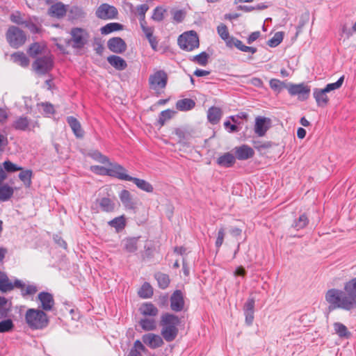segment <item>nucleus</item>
<instances>
[{
	"label": "nucleus",
	"instance_id": "5",
	"mask_svg": "<svg viewBox=\"0 0 356 356\" xmlns=\"http://www.w3.org/2000/svg\"><path fill=\"white\" fill-rule=\"evenodd\" d=\"M71 38L65 40V42L68 46H72L74 49H82L87 43L88 40V32L81 28H73L70 31Z\"/></svg>",
	"mask_w": 356,
	"mask_h": 356
},
{
	"label": "nucleus",
	"instance_id": "18",
	"mask_svg": "<svg viewBox=\"0 0 356 356\" xmlns=\"http://www.w3.org/2000/svg\"><path fill=\"white\" fill-rule=\"evenodd\" d=\"M140 239V236L127 237L124 238L121 242L123 250L128 253L136 252L138 248Z\"/></svg>",
	"mask_w": 356,
	"mask_h": 356
},
{
	"label": "nucleus",
	"instance_id": "51",
	"mask_svg": "<svg viewBox=\"0 0 356 356\" xmlns=\"http://www.w3.org/2000/svg\"><path fill=\"white\" fill-rule=\"evenodd\" d=\"M174 133L178 137L179 142L187 140L190 137L189 132L184 129L177 128L175 129Z\"/></svg>",
	"mask_w": 356,
	"mask_h": 356
},
{
	"label": "nucleus",
	"instance_id": "48",
	"mask_svg": "<svg viewBox=\"0 0 356 356\" xmlns=\"http://www.w3.org/2000/svg\"><path fill=\"white\" fill-rule=\"evenodd\" d=\"M43 47L38 42L32 44L28 49V54L31 57L35 58L40 54Z\"/></svg>",
	"mask_w": 356,
	"mask_h": 356
},
{
	"label": "nucleus",
	"instance_id": "56",
	"mask_svg": "<svg viewBox=\"0 0 356 356\" xmlns=\"http://www.w3.org/2000/svg\"><path fill=\"white\" fill-rule=\"evenodd\" d=\"M10 19L12 22L18 25H24L26 19H24L19 12H15L10 15Z\"/></svg>",
	"mask_w": 356,
	"mask_h": 356
},
{
	"label": "nucleus",
	"instance_id": "29",
	"mask_svg": "<svg viewBox=\"0 0 356 356\" xmlns=\"http://www.w3.org/2000/svg\"><path fill=\"white\" fill-rule=\"evenodd\" d=\"M129 181H133L142 191L147 193H152L154 191L152 185L144 179L131 177Z\"/></svg>",
	"mask_w": 356,
	"mask_h": 356
},
{
	"label": "nucleus",
	"instance_id": "42",
	"mask_svg": "<svg viewBox=\"0 0 356 356\" xmlns=\"http://www.w3.org/2000/svg\"><path fill=\"white\" fill-rule=\"evenodd\" d=\"M153 294L152 287L149 283H144L138 291V295L143 298H150Z\"/></svg>",
	"mask_w": 356,
	"mask_h": 356
},
{
	"label": "nucleus",
	"instance_id": "40",
	"mask_svg": "<svg viewBox=\"0 0 356 356\" xmlns=\"http://www.w3.org/2000/svg\"><path fill=\"white\" fill-rule=\"evenodd\" d=\"M155 278L158 282L160 288L166 289L170 284L169 276L165 273H157L155 274Z\"/></svg>",
	"mask_w": 356,
	"mask_h": 356
},
{
	"label": "nucleus",
	"instance_id": "35",
	"mask_svg": "<svg viewBox=\"0 0 356 356\" xmlns=\"http://www.w3.org/2000/svg\"><path fill=\"white\" fill-rule=\"evenodd\" d=\"M195 105V102L191 99H180L176 103L177 108L181 111H189L192 109Z\"/></svg>",
	"mask_w": 356,
	"mask_h": 356
},
{
	"label": "nucleus",
	"instance_id": "2",
	"mask_svg": "<svg viewBox=\"0 0 356 356\" xmlns=\"http://www.w3.org/2000/svg\"><path fill=\"white\" fill-rule=\"evenodd\" d=\"M180 323V318L175 314L170 313L162 314L160 320V325L162 327L161 334L167 342H171L176 339Z\"/></svg>",
	"mask_w": 356,
	"mask_h": 356
},
{
	"label": "nucleus",
	"instance_id": "31",
	"mask_svg": "<svg viewBox=\"0 0 356 356\" xmlns=\"http://www.w3.org/2000/svg\"><path fill=\"white\" fill-rule=\"evenodd\" d=\"M14 189L8 184L0 185V201H8L13 195Z\"/></svg>",
	"mask_w": 356,
	"mask_h": 356
},
{
	"label": "nucleus",
	"instance_id": "53",
	"mask_svg": "<svg viewBox=\"0 0 356 356\" xmlns=\"http://www.w3.org/2000/svg\"><path fill=\"white\" fill-rule=\"evenodd\" d=\"M5 171L8 172H14L18 170H22V168L17 165L16 164L12 163L10 161H6L2 164Z\"/></svg>",
	"mask_w": 356,
	"mask_h": 356
},
{
	"label": "nucleus",
	"instance_id": "54",
	"mask_svg": "<svg viewBox=\"0 0 356 356\" xmlns=\"http://www.w3.org/2000/svg\"><path fill=\"white\" fill-rule=\"evenodd\" d=\"M13 327L14 324L11 319L3 320L0 322V333L10 332Z\"/></svg>",
	"mask_w": 356,
	"mask_h": 356
},
{
	"label": "nucleus",
	"instance_id": "61",
	"mask_svg": "<svg viewBox=\"0 0 356 356\" xmlns=\"http://www.w3.org/2000/svg\"><path fill=\"white\" fill-rule=\"evenodd\" d=\"M254 298H249L244 305L243 310L244 312L254 313Z\"/></svg>",
	"mask_w": 356,
	"mask_h": 356
},
{
	"label": "nucleus",
	"instance_id": "8",
	"mask_svg": "<svg viewBox=\"0 0 356 356\" xmlns=\"http://www.w3.org/2000/svg\"><path fill=\"white\" fill-rule=\"evenodd\" d=\"M54 61L51 55L47 54L38 57L32 64L33 70L38 74H45L53 67Z\"/></svg>",
	"mask_w": 356,
	"mask_h": 356
},
{
	"label": "nucleus",
	"instance_id": "34",
	"mask_svg": "<svg viewBox=\"0 0 356 356\" xmlns=\"http://www.w3.org/2000/svg\"><path fill=\"white\" fill-rule=\"evenodd\" d=\"M101 209L105 212H112L115 209V202L110 198L103 197L99 200Z\"/></svg>",
	"mask_w": 356,
	"mask_h": 356
},
{
	"label": "nucleus",
	"instance_id": "3",
	"mask_svg": "<svg viewBox=\"0 0 356 356\" xmlns=\"http://www.w3.org/2000/svg\"><path fill=\"white\" fill-rule=\"evenodd\" d=\"M25 321L32 330H42L48 325L49 318L40 309H28L25 314Z\"/></svg>",
	"mask_w": 356,
	"mask_h": 356
},
{
	"label": "nucleus",
	"instance_id": "57",
	"mask_svg": "<svg viewBox=\"0 0 356 356\" xmlns=\"http://www.w3.org/2000/svg\"><path fill=\"white\" fill-rule=\"evenodd\" d=\"M91 157L101 163H109V159L98 151L92 152L91 154Z\"/></svg>",
	"mask_w": 356,
	"mask_h": 356
},
{
	"label": "nucleus",
	"instance_id": "45",
	"mask_svg": "<svg viewBox=\"0 0 356 356\" xmlns=\"http://www.w3.org/2000/svg\"><path fill=\"white\" fill-rule=\"evenodd\" d=\"M175 113V111L170 109L162 111L159 115L158 120L160 125L163 126L166 121L170 120L173 117Z\"/></svg>",
	"mask_w": 356,
	"mask_h": 356
},
{
	"label": "nucleus",
	"instance_id": "17",
	"mask_svg": "<svg viewBox=\"0 0 356 356\" xmlns=\"http://www.w3.org/2000/svg\"><path fill=\"white\" fill-rule=\"evenodd\" d=\"M142 339L144 343L152 349L161 347L164 343L161 337L153 333L144 334Z\"/></svg>",
	"mask_w": 356,
	"mask_h": 356
},
{
	"label": "nucleus",
	"instance_id": "28",
	"mask_svg": "<svg viewBox=\"0 0 356 356\" xmlns=\"http://www.w3.org/2000/svg\"><path fill=\"white\" fill-rule=\"evenodd\" d=\"M222 115V110L216 106L211 107L207 112L208 120L213 124H216L219 122Z\"/></svg>",
	"mask_w": 356,
	"mask_h": 356
},
{
	"label": "nucleus",
	"instance_id": "50",
	"mask_svg": "<svg viewBox=\"0 0 356 356\" xmlns=\"http://www.w3.org/2000/svg\"><path fill=\"white\" fill-rule=\"evenodd\" d=\"M283 40L282 32H277L274 36L268 41V44L270 47H275L278 46Z\"/></svg>",
	"mask_w": 356,
	"mask_h": 356
},
{
	"label": "nucleus",
	"instance_id": "64",
	"mask_svg": "<svg viewBox=\"0 0 356 356\" xmlns=\"http://www.w3.org/2000/svg\"><path fill=\"white\" fill-rule=\"evenodd\" d=\"M140 27L143 31V33L145 35V37H151L152 35H153L154 29L152 26H147V24H140Z\"/></svg>",
	"mask_w": 356,
	"mask_h": 356
},
{
	"label": "nucleus",
	"instance_id": "43",
	"mask_svg": "<svg viewBox=\"0 0 356 356\" xmlns=\"http://www.w3.org/2000/svg\"><path fill=\"white\" fill-rule=\"evenodd\" d=\"M18 288L21 289V293L23 297H26V296L34 295L38 291V288L36 286L33 284L25 286V284L23 282L22 286Z\"/></svg>",
	"mask_w": 356,
	"mask_h": 356
},
{
	"label": "nucleus",
	"instance_id": "12",
	"mask_svg": "<svg viewBox=\"0 0 356 356\" xmlns=\"http://www.w3.org/2000/svg\"><path fill=\"white\" fill-rule=\"evenodd\" d=\"M286 88L291 95H298L301 100L307 99L310 92L309 87L304 83L290 84Z\"/></svg>",
	"mask_w": 356,
	"mask_h": 356
},
{
	"label": "nucleus",
	"instance_id": "19",
	"mask_svg": "<svg viewBox=\"0 0 356 356\" xmlns=\"http://www.w3.org/2000/svg\"><path fill=\"white\" fill-rule=\"evenodd\" d=\"M234 152L236 157L238 160H247L252 158L254 154L253 149L247 145L236 147L234 148Z\"/></svg>",
	"mask_w": 356,
	"mask_h": 356
},
{
	"label": "nucleus",
	"instance_id": "13",
	"mask_svg": "<svg viewBox=\"0 0 356 356\" xmlns=\"http://www.w3.org/2000/svg\"><path fill=\"white\" fill-rule=\"evenodd\" d=\"M38 300L40 302V307L44 312H49L53 309L55 302L53 295L48 292H40L38 295Z\"/></svg>",
	"mask_w": 356,
	"mask_h": 356
},
{
	"label": "nucleus",
	"instance_id": "62",
	"mask_svg": "<svg viewBox=\"0 0 356 356\" xmlns=\"http://www.w3.org/2000/svg\"><path fill=\"white\" fill-rule=\"evenodd\" d=\"M90 169L95 174L100 175H108V168L99 165H92L90 167Z\"/></svg>",
	"mask_w": 356,
	"mask_h": 356
},
{
	"label": "nucleus",
	"instance_id": "47",
	"mask_svg": "<svg viewBox=\"0 0 356 356\" xmlns=\"http://www.w3.org/2000/svg\"><path fill=\"white\" fill-rule=\"evenodd\" d=\"M217 31L220 37L227 43L232 37L229 36V33L226 25L221 24L217 27Z\"/></svg>",
	"mask_w": 356,
	"mask_h": 356
},
{
	"label": "nucleus",
	"instance_id": "60",
	"mask_svg": "<svg viewBox=\"0 0 356 356\" xmlns=\"http://www.w3.org/2000/svg\"><path fill=\"white\" fill-rule=\"evenodd\" d=\"M225 236V232L224 227H220L218 232L217 238L216 241V247L219 249L220 246L222 245L224 241V238Z\"/></svg>",
	"mask_w": 356,
	"mask_h": 356
},
{
	"label": "nucleus",
	"instance_id": "33",
	"mask_svg": "<svg viewBox=\"0 0 356 356\" xmlns=\"http://www.w3.org/2000/svg\"><path fill=\"white\" fill-rule=\"evenodd\" d=\"M120 199L125 207L134 209L135 204L132 200L131 193L127 190H123L120 194Z\"/></svg>",
	"mask_w": 356,
	"mask_h": 356
},
{
	"label": "nucleus",
	"instance_id": "23",
	"mask_svg": "<svg viewBox=\"0 0 356 356\" xmlns=\"http://www.w3.org/2000/svg\"><path fill=\"white\" fill-rule=\"evenodd\" d=\"M66 12L67 9L65 6L61 2L53 4L48 10V13L50 16L57 18H60L65 16Z\"/></svg>",
	"mask_w": 356,
	"mask_h": 356
},
{
	"label": "nucleus",
	"instance_id": "49",
	"mask_svg": "<svg viewBox=\"0 0 356 356\" xmlns=\"http://www.w3.org/2000/svg\"><path fill=\"white\" fill-rule=\"evenodd\" d=\"M166 10L161 6H157L153 11L152 19L156 22H161L164 18Z\"/></svg>",
	"mask_w": 356,
	"mask_h": 356
},
{
	"label": "nucleus",
	"instance_id": "58",
	"mask_svg": "<svg viewBox=\"0 0 356 356\" xmlns=\"http://www.w3.org/2000/svg\"><path fill=\"white\" fill-rule=\"evenodd\" d=\"M25 27L28 28L29 31L32 33H38L40 31V28L35 24L31 18L26 19L24 25Z\"/></svg>",
	"mask_w": 356,
	"mask_h": 356
},
{
	"label": "nucleus",
	"instance_id": "44",
	"mask_svg": "<svg viewBox=\"0 0 356 356\" xmlns=\"http://www.w3.org/2000/svg\"><path fill=\"white\" fill-rule=\"evenodd\" d=\"M149 10V6L146 3L141 4L137 6L136 10L139 15L140 25L143 24H147L145 20V14Z\"/></svg>",
	"mask_w": 356,
	"mask_h": 356
},
{
	"label": "nucleus",
	"instance_id": "15",
	"mask_svg": "<svg viewBox=\"0 0 356 356\" xmlns=\"http://www.w3.org/2000/svg\"><path fill=\"white\" fill-rule=\"evenodd\" d=\"M107 47L111 51L115 54H122L127 48L124 40L120 37L110 38L107 42Z\"/></svg>",
	"mask_w": 356,
	"mask_h": 356
},
{
	"label": "nucleus",
	"instance_id": "21",
	"mask_svg": "<svg viewBox=\"0 0 356 356\" xmlns=\"http://www.w3.org/2000/svg\"><path fill=\"white\" fill-rule=\"evenodd\" d=\"M270 120L264 117H257L255 119L254 132L259 136H263L266 134L269 127L266 124Z\"/></svg>",
	"mask_w": 356,
	"mask_h": 356
},
{
	"label": "nucleus",
	"instance_id": "27",
	"mask_svg": "<svg viewBox=\"0 0 356 356\" xmlns=\"http://www.w3.org/2000/svg\"><path fill=\"white\" fill-rule=\"evenodd\" d=\"M236 162L235 156L227 152L219 156L217 159V163L222 167L229 168L232 167Z\"/></svg>",
	"mask_w": 356,
	"mask_h": 356
},
{
	"label": "nucleus",
	"instance_id": "32",
	"mask_svg": "<svg viewBox=\"0 0 356 356\" xmlns=\"http://www.w3.org/2000/svg\"><path fill=\"white\" fill-rule=\"evenodd\" d=\"M139 325L145 331H152L156 328V322L152 318H143L139 321Z\"/></svg>",
	"mask_w": 356,
	"mask_h": 356
},
{
	"label": "nucleus",
	"instance_id": "9",
	"mask_svg": "<svg viewBox=\"0 0 356 356\" xmlns=\"http://www.w3.org/2000/svg\"><path fill=\"white\" fill-rule=\"evenodd\" d=\"M12 127L18 131H31L35 128H38L40 124L38 121H33L26 116H19L13 122Z\"/></svg>",
	"mask_w": 356,
	"mask_h": 356
},
{
	"label": "nucleus",
	"instance_id": "30",
	"mask_svg": "<svg viewBox=\"0 0 356 356\" xmlns=\"http://www.w3.org/2000/svg\"><path fill=\"white\" fill-rule=\"evenodd\" d=\"M335 333L341 338L348 339L351 336V333L348 330L345 325L341 323L336 322L333 324Z\"/></svg>",
	"mask_w": 356,
	"mask_h": 356
},
{
	"label": "nucleus",
	"instance_id": "41",
	"mask_svg": "<svg viewBox=\"0 0 356 356\" xmlns=\"http://www.w3.org/2000/svg\"><path fill=\"white\" fill-rule=\"evenodd\" d=\"M309 222L307 216L305 214H302L297 220H295L292 224V227L296 230H300L305 228Z\"/></svg>",
	"mask_w": 356,
	"mask_h": 356
},
{
	"label": "nucleus",
	"instance_id": "38",
	"mask_svg": "<svg viewBox=\"0 0 356 356\" xmlns=\"http://www.w3.org/2000/svg\"><path fill=\"white\" fill-rule=\"evenodd\" d=\"M32 176L33 172L31 170H24L22 169L21 170V172L19 174V179L24 183V186L27 188H29L32 184Z\"/></svg>",
	"mask_w": 356,
	"mask_h": 356
},
{
	"label": "nucleus",
	"instance_id": "11",
	"mask_svg": "<svg viewBox=\"0 0 356 356\" xmlns=\"http://www.w3.org/2000/svg\"><path fill=\"white\" fill-rule=\"evenodd\" d=\"M22 286V282L19 280H15L13 283L7 276V275L0 270V291L6 293L13 290L15 287Z\"/></svg>",
	"mask_w": 356,
	"mask_h": 356
},
{
	"label": "nucleus",
	"instance_id": "20",
	"mask_svg": "<svg viewBox=\"0 0 356 356\" xmlns=\"http://www.w3.org/2000/svg\"><path fill=\"white\" fill-rule=\"evenodd\" d=\"M327 92L325 88H314L313 95L318 106L325 107L329 102L327 95Z\"/></svg>",
	"mask_w": 356,
	"mask_h": 356
},
{
	"label": "nucleus",
	"instance_id": "22",
	"mask_svg": "<svg viewBox=\"0 0 356 356\" xmlns=\"http://www.w3.org/2000/svg\"><path fill=\"white\" fill-rule=\"evenodd\" d=\"M227 46L229 47H232L234 46L241 51L251 52L252 54L257 52L256 48L245 46V44H243L242 41L234 37L232 38V39H230L229 41H227Z\"/></svg>",
	"mask_w": 356,
	"mask_h": 356
},
{
	"label": "nucleus",
	"instance_id": "24",
	"mask_svg": "<svg viewBox=\"0 0 356 356\" xmlns=\"http://www.w3.org/2000/svg\"><path fill=\"white\" fill-rule=\"evenodd\" d=\"M107 61L117 70H124L127 67V62L122 58L118 56H110L107 58Z\"/></svg>",
	"mask_w": 356,
	"mask_h": 356
},
{
	"label": "nucleus",
	"instance_id": "16",
	"mask_svg": "<svg viewBox=\"0 0 356 356\" xmlns=\"http://www.w3.org/2000/svg\"><path fill=\"white\" fill-rule=\"evenodd\" d=\"M184 307V300L182 292L180 290H176L170 297V308L172 311L181 312Z\"/></svg>",
	"mask_w": 356,
	"mask_h": 356
},
{
	"label": "nucleus",
	"instance_id": "63",
	"mask_svg": "<svg viewBox=\"0 0 356 356\" xmlns=\"http://www.w3.org/2000/svg\"><path fill=\"white\" fill-rule=\"evenodd\" d=\"M283 85H284V83L278 79H273L270 81V88L273 90L278 91V92H280L282 90Z\"/></svg>",
	"mask_w": 356,
	"mask_h": 356
},
{
	"label": "nucleus",
	"instance_id": "14",
	"mask_svg": "<svg viewBox=\"0 0 356 356\" xmlns=\"http://www.w3.org/2000/svg\"><path fill=\"white\" fill-rule=\"evenodd\" d=\"M108 164V176L116 177L120 180L129 181L131 177L127 174V170L123 166L110 162Z\"/></svg>",
	"mask_w": 356,
	"mask_h": 356
},
{
	"label": "nucleus",
	"instance_id": "55",
	"mask_svg": "<svg viewBox=\"0 0 356 356\" xmlns=\"http://www.w3.org/2000/svg\"><path fill=\"white\" fill-rule=\"evenodd\" d=\"M209 56L206 52L196 55L193 57V60L200 65L204 66L207 64Z\"/></svg>",
	"mask_w": 356,
	"mask_h": 356
},
{
	"label": "nucleus",
	"instance_id": "52",
	"mask_svg": "<svg viewBox=\"0 0 356 356\" xmlns=\"http://www.w3.org/2000/svg\"><path fill=\"white\" fill-rule=\"evenodd\" d=\"M344 81V76H341L337 81L335 83H328L324 88L327 92H330L332 90H337L341 87Z\"/></svg>",
	"mask_w": 356,
	"mask_h": 356
},
{
	"label": "nucleus",
	"instance_id": "4",
	"mask_svg": "<svg viewBox=\"0 0 356 356\" xmlns=\"http://www.w3.org/2000/svg\"><path fill=\"white\" fill-rule=\"evenodd\" d=\"M168 79V74L164 70H156L149 76L148 82L149 88L154 90L157 95H159L162 90L166 87Z\"/></svg>",
	"mask_w": 356,
	"mask_h": 356
},
{
	"label": "nucleus",
	"instance_id": "6",
	"mask_svg": "<svg viewBox=\"0 0 356 356\" xmlns=\"http://www.w3.org/2000/svg\"><path fill=\"white\" fill-rule=\"evenodd\" d=\"M6 37L9 44L13 48H18L23 45L26 40L24 31L15 26L8 28Z\"/></svg>",
	"mask_w": 356,
	"mask_h": 356
},
{
	"label": "nucleus",
	"instance_id": "1",
	"mask_svg": "<svg viewBox=\"0 0 356 356\" xmlns=\"http://www.w3.org/2000/svg\"><path fill=\"white\" fill-rule=\"evenodd\" d=\"M329 304L328 309L332 311L341 309L351 311L356 309V277L344 283L343 291L338 289H329L325 294Z\"/></svg>",
	"mask_w": 356,
	"mask_h": 356
},
{
	"label": "nucleus",
	"instance_id": "46",
	"mask_svg": "<svg viewBox=\"0 0 356 356\" xmlns=\"http://www.w3.org/2000/svg\"><path fill=\"white\" fill-rule=\"evenodd\" d=\"M109 225L115 227L117 231L122 230L125 227V220L123 216L115 218L108 222Z\"/></svg>",
	"mask_w": 356,
	"mask_h": 356
},
{
	"label": "nucleus",
	"instance_id": "7",
	"mask_svg": "<svg viewBox=\"0 0 356 356\" xmlns=\"http://www.w3.org/2000/svg\"><path fill=\"white\" fill-rule=\"evenodd\" d=\"M179 47L185 51H191L199 47V38L194 31L186 32L181 34L178 38Z\"/></svg>",
	"mask_w": 356,
	"mask_h": 356
},
{
	"label": "nucleus",
	"instance_id": "37",
	"mask_svg": "<svg viewBox=\"0 0 356 356\" xmlns=\"http://www.w3.org/2000/svg\"><path fill=\"white\" fill-rule=\"evenodd\" d=\"M146 350L147 349L142 342L139 340H136L127 356H143L141 353L145 352Z\"/></svg>",
	"mask_w": 356,
	"mask_h": 356
},
{
	"label": "nucleus",
	"instance_id": "39",
	"mask_svg": "<svg viewBox=\"0 0 356 356\" xmlns=\"http://www.w3.org/2000/svg\"><path fill=\"white\" fill-rule=\"evenodd\" d=\"M12 58L15 63L19 64L22 67H27L29 64V60L23 52L14 53Z\"/></svg>",
	"mask_w": 356,
	"mask_h": 356
},
{
	"label": "nucleus",
	"instance_id": "59",
	"mask_svg": "<svg viewBox=\"0 0 356 356\" xmlns=\"http://www.w3.org/2000/svg\"><path fill=\"white\" fill-rule=\"evenodd\" d=\"M172 15L173 17V19L177 23L181 22L185 17H186V13L182 10H177L172 11Z\"/></svg>",
	"mask_w": 356,
	"mask_h": 356
},
{
	"label": "nucleus",
	"instance_id": "10",
	"mask_svg": "<svg viewBox=\"0 0 356 356\" xmlns=\"http://www.w3.org/2000/svg\"><path fill=\"white\" fill-rule=\"evenodd\" d=\"M118 11L115 6L108 3L101 4L95 11V15L97 18L108 20L117 18Z\"/></svg>",
	"mask_w": 356,
	"mask_h": 356
},
{
	"label": "nucleus",
	"instance_id": "26",
	"mask_svg": "<svg viewBox=\"0 0 356 356\" xmlns=\"http://www.w3.org/2000/svg\"><path fill=\"white\" fill-rule=\"evenodd\" d=\"M67 122L77 138H82L83 136V131L81 124L76 118L73 116H69L67 118Z\"/></svg>",
	"mask_w": 356,
	"mask_h": 356
},
{
	"label": "nucleus",
	"instance_id": "25",
	"mask_svg": "<svg viewBox=\"0 0 356 356\" xmlns=\"http://www.w3.org/2000/svg\"><path fill=\"white\" fill-rule=\"evenodd\" d=\"M139 311L145 316L154 317L159 314V309L151 302L143 303L140 307Z\"/></svg>",
	"mask_w": 356,
	"mask_h": 356
},
{
	"label": "nucleus",
	"instance_id": "36",
	"mask_svg": "<svg viewBox=\"0 0 356 356\" xmlns=\"http://www.w3.org/2000/svg\"><path fill=\"white\" fill-rule=\"evenodd\" d=\"M123 26L117 22H111L106 24L100 29L101 33L103 35L109 34L113 31L122 30Z\"/></svg>",
	"mask_w": 356,
	"mask_h": 356
}]
</instances>
